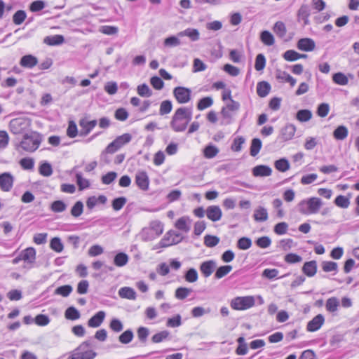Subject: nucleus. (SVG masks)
I'll return each instance as SVG.
<instances>
[{
  "mask_svg": "<svg viewBox=\"0 0 359 359\" xmlns=\"http://www.w3.org/2000/svg\"><path fill=\"white\" fill-rule=\"evenodd\" d=\"M271 169L267 165H257L252 170V173L255 177H267L271 174Z\"/></svg>",
  "mask_w": 359,
  "mask_h": 359,
  "instance_id": "obj_23",
  "label": "nucleus"
},
{
  "mask_svg": "<svg viewBox=\"0 0 359 359\" xmlns=\"http://www.w3.org/2000/svg\"><path fill=\"white\" fill-rule=\"evenodd\" d=\"M174 235V231H169L165 233L163 238L159 241V247L166 248L174 245L172 243V236Z\"/></svg>",
  "mask_w": 359,
  "mask_h": 359,
  "instance_id": "obj_30",
  "label": "nucleus"
},
{
  "mask_svg": "<svg viewBox=\"0 0 359 359\" xmlns=\"http://www.w3.org/2000/svg\"><path fill=\"white\" fill-rule=\"evenodd\" d=\"M339 306V302L336 297H330L329 298L325 304V308L327 311L334 313L337 311V309Z\"/></svg>",
  "mask_w": 359,
  "mask_h": 359,
  "instance_id": "obj_33",
  "label": "nucleus"
},
{
  "mask_svg": "<svg viewBox=\"0 0 359 359\" xmlns=\"http://www.w3.org/2000/svg\"><path fill=\"white\" fill-rule=\"evenodd\" d=\"M97 122L96 120L88 121L83 118L79 121V126L82 128L81 135H87L96 126Z\"/></svg>",
  "mask_w": 359,
  "mask_h": 359,
  "instance_id": "obj_16",
  "label": "nucleus"
},
{
  "mask_svg": "<svg viewBox=\"0 0 359 359\" xmlns=\"http://www.w3.org/2000/svg\"><path fill=\"white\" fill-rule=\"evenodd\" d=\"M231 270L232 266L230 265L221 266L219 268H217L215 273V278L216 279H220L226 276L229 273H230Z\"/></svg>",
  "mask_w": 359,
  "mask_h": 359,
  "instance_id": "obj_37",
  "label": "nucleus"
},
{
  "mask_svg": "<svg viewBox=\"0 0 359 359\" xmlns=\"http://www.w3.org/2000/svg\"><path fill=\"white\" fill-rule=\"evenodd\" d=\"M254 219L256 222H265L268 219V212L266 208L259 207L257 208L253 215Z\"/></svg>",
  "mask_w": 359,
  "mask_h": 359,
  "instance_id": "obj_25",
  "label": "nucleus"
},
{
  "mask_svg": "<svg viewBox=\"0 0 359 359\" xmlns=\"http://www.w3.org/2000/svg\"><path fill=\"white\" fill-rule=\"evenodd\" d=\"M97 353L93 349V341L88 339L71 351L67 359H94Z\"/></svg>",
  "mask_w": 359,
  "mask_h": 359,
  "instance_id": "obj_2",
  "label": "nucleus"
},
{
  "mask_svg": "<svg viewBox=\"0 0 359 359\" xmlns=\"http://www.w3.org/2000/svg\"><path fill=\"white\" fill-rule=\"evenodd\" d=\"M127 202L126 198L121 196L116 198L112 201V208L114 210L118 211L122 209Z\"/></svg>",
  "mask_w": 359,
  "mask_h": 359,
  "instance_id": "obj_55",
  "label": "nucleus"
},
{
  "mask_svg": "<svg viewBox=\"0 0 359 359\" xmlns=\"http://www.w3.org/2000/svg\"><path fill=\"white\" fill-rule=\"evenodd\" d=\"M205 214L207 217L212 222L220 220L222 216L221 208L217 205L208 206L205 210Z\"/></svg>",
  "mask_w": 359,
  "mask_h": 359,
  "instance_id": "obj_11",
  "label": "nucleus"
},
{
  "mask_svg": "<svg viewBox=\"0 0 359 359\" xmlns=\"http://www.w3.org/2000/svg\"><path fill=\"white\" fill-rule=\"evenodd\" d=\"M191 90L185 87L178 86L174 88L173 95L180 104H185L191 100Z\"/></svg>",
  "mask_w": 359,
  "mask_h": 359,
  "instance_id": "obj_9",
  "label": "nucleus"
},
{
  "mask_svg": "<svg viewBox=\"0 0 359 359\" xmlns=\"http://www.w3.org/2000/svg\"><path fill=\"white\" fill-rule=\"evenodd\" d=\"M184 279L188 283H195L198 280V274L194 268H190L184 273Z\"/></svg>",
  "mask_w": 359,
  "mask_h": 359,
  "instance_id": "obj_35",
  "label": "nucleus"
},
{
  "mask_svg": "<svg viewBox=\"0 0 359 359\" xmlns=\"http://www.w3.org/2000/svg\"><path fill=\"white\" fill-rule=\"evenodd\" d=\"M163 224L158 220L151 221L149 226L144 228L140 233L141 238L143 241H152L163 233Z\"/></svg>",
  "mask_w": 359,
  "mask_h": 359,
  "instance_id": "obj_4",
  "label": "nucleus"
},
{
  "mask_svg": "<svg viewBox=\"0 0 359 359\" xmlns=\"http://www.w3.org/2000/svg\"><path fill=\"white\" fill-rule=\"evenodd\" d=\"M72 287L69 285H62V286H60V287H58L55 290V294H58V295H61L64 297H68L70 293L72 292Z\"/></svg>",
  "mask_w": 359,
  "mask_h": 359,
  "instance_id": "obj_51",
  "label": "nucleus"
},
{
  "mask_svg": "<svg viewBox=\"0 0 359 359\" xmlns=\"http://www.w3.org/2000/svg\"><path fill=\"white\" fill-rule=\"evenodd\" d=\"M266 65V59L263 54H258L255 59V68L257 71H262Z\"/></svg>",
  "mask_w": 359,
  "mask_h": 359,
  "instance_id": "obj_58",
  "label": "nucleus"
},
{
  "mask_svg": "<svg viewBox=\"0 0 359 359\" xmlns=\"http://www.w3.org/2000/svg\"><path fill=\"white\" fill-rule=\"evenodd\" d=\"M273 31L277 36L282 38L286 34V27L283 22H276L273 26Z\"/></svg>",
  "mask_w": 359,
  "mask_h": 359,
  "instance_id": "obj_45",
  "label": "nucleus"
},
{
  "mask_svg": "<svg viewBox=\"0 0 359 359\" xmlns=\"http://www.w3.org/2000/svg\"><path fill=\"white\" fill-rule=\"evenodd\" d=\"M274 165L275 168L280 172H285L290 168L289 161L285 158H280L276 161Z\"/></svg>",
  "mask_w": 359,
  "mask_h": 359,
  "instance_id": "obj_48",
  "label": "nucleus"
},
{
  "mask_svg": "<svg viewBox=\"0 0 359 359\" xmlns=\"http://www.w3.org/2000/svg\"><path fill=\"white\" fill-rule=\"evenodd\" d=\"M312 117V113L309 109H301L297 111L296 118L301 122L309 121Z\"/></svg>",
  "mask_w": 359,
  "mask_h": 359,
  "instance_id": "obj_38",
  "label": "nucleus"
},
{
  "mask_svg": "<svg viewBox=\"0 0 359 359\" xmlns=\"http://www.w3.org/2000/svg\"><path fill=\"white\" fill-rule=\"evenodd\" d=\"M332 80L335 83L341 86H345L348 83L347 76L341 72L334 74L332 76Z\"/></svg>",
  "mask_w": 359,
  "mask_h": 359,
  "instance_id": "obj_40",
  "label": "nucleus"
},
{
  "mask_svg": "<svg viewBox=\"0 0 359 359\" xmlns=\"http://www.w3.org/2000/svg\"><path fill=\"white\" fill-rule=\"evenodd\" d=\"M42 141L41 135L36 132L25 133L20 142L18 147L25 151L33 152L36 151Z\"/></svg>",
  "mask_w": 359,
  "mask_h": 359,
  "instance_id": "obj_3",
  "label": "nucleus"
},
{
  "mask_svg": "<svg viewBox=\"0 0 359 359\" xmlns=\"http://www.w3.org/2000/svg\"><path fill=\"white\" fill-rule=\"evenodd\" d=\"M38 63V60L32 55H26L23 56L20 61V65L25 68H32Z\"/></svg>",
  "mask_w": 359,
  "mask_h": 359,
  "instance_id": "obj_19",
  "label": "nucleus"
},
{
  "mask_svg": "<svg viewBox=\"0 0 359 359\" xmlns=\"http://www.w3.org/2000/svg\"><path fill=\"white\" fill-rule=\"evenodd\" d=\"M46 4L43 1L36 0L31 3L29 10L32 12H38L45 8Z\"/></svg>",
  "mask_w": 359,
  "mask_h": 359,
  "instance_id": "obj_64",
  "label": "nucleus"
},
{
  "mask_svg": "<svg viewBox=\"0 0 359 359\" xmlns=\"http://www.w3.org/2000/svg\"><path fill=\"white\" fill-rule=\"evenodd\" d=\"M170 335V332L167 330L159 332L151 337V341L154 343H160L166 340Z\"/></svg>",
  "mask_w": 359,
  "mask_h": 359,
  "instance_id": "obj_47",
  "label": "nucleus"
},
{
  "mask_svg": "<svg viewBox=\"0 0 359 359\" xmlns=\"http://www.w3.org/2000/svg\"><path fill=\"white\" fill-rule=\"evenodd\" d=\"M288 229V224L286 222H280L275 225L273 231L278 235H284Z\"/></svg>",
  "mask_w": 359,
  "mask_h": 359,
  "instance_id": "obj_63",
  "label": "nucleus"
},
{
  "mask_svg": "<svg viewBox=\"0 0 359 359\" xmlns=\"http://www.w3.org/2000/svg\"><path fill=\"white\" fill-rule=\"evenodd\" d=\"M172 109V104L170 100H164L161 103L159 114L161 116L169 114Z\"/></svg>",
  "mask_w": 359,
  "mask_h": 359,
  "instance_id": "obj_50",
  "label": "nucleus"
},
{
  "mask_svg": "<svg viewBox=\"0 0 359 359\" xmlns=\"http://www.w3.org/2000/svg\"><path fill=\"white\" fill-rule=\"evenodd\" d=\"M262 148V141L259 138H254L250 145V155L255 156Z\"/></svg>",
  "mask_w": 359,
  "mask_h": 359,
  "instance_id": "obj_41",
  "label": "nucleus"
},
{
  "mask_svg": "<svg viewBox=\"0 0 359 359\" xmlns=\"http://www.w3.org/2000/svg\"><path fill=\"white\" fill-rule=\"evenodd\" d=\"M324 321V316L322 314H318L308 323L306 329L309 332H316L321 327Z\"/></svg>",
  "mask_w": 359,
  "mask_h": 359,
  "instance_id": "obj_12",
  "label": "nucleus"
},
{
  "mask_svg": "<svg viewBox=\"0 0 359 359\" xmlns=\"http://www.w3.org/2000/svg\"><path fill=\"white\" fill-rule=\"evenodd\" d=\"M217 263L215 260H208L202 262L200 264V271L205 278H208L212 275L215 268Z\"/></svg>",
  "mask_w": 359,
  "mask_h": 359,
  "instance_id": "obj_10",
  "label": "nucleus"
},
{
  "mask_svg": "<svg viewBox=\"0 0 359 359\" xmlns=\"http://www.w3.org/2000/svg\"><path fill=\"white\" fill-rule=\"evenodd\" d=\"M175 227L185 233L189 232L191 229L190 218L188 217H182L179 218L175 223Z\"/></svg>",
  "mask_w": 359,
  "mask_h": 359,
  "instance_id": "obj_18",
  "label": "nucleus"
},
{
  "mask_svg": "<svg viewBox=\"0 0 359 359\" xmlns=\"http://www.w3.org/2000/svg\"><path fill=\"white\" fill-rule=\"evenodd\" d=\"M83 211V204L81 201H77L72 208L71 215L74 217L81 216Z\"/></svg>",
  "mask_w": 359,
  "mask_h": 359,
  "instance_id": "obj_56",
  "label": "nucleus"
},
{
  "mask_svg": "<svg viewBox=\"0 0 359 359\" xmlns=\"http://www.w3.org/2000/svg\"><path fill=\"white\" fill-rule=\"evenodd\" d=\"M192 292L191 288L180 287L177 288L175 292V297L176 299L183 300L187 298Z\"/></svg>",
  "mask_w": 359,
  "mask_h": 359,
  "instance_id": "obj_31",
  "label": "nucleus"
},
{
  "mask_svg": "<svg viewBox=\"0 0 359 359\" xmlns=\"http://www.w3.org/2000/svg\"><path fill=\"white\" fill-rule=\"evenodd\" d=\"M316 47L315 42L313 39L309 38H303L298 41L297 48L303 51H311Z\"/></svg>",
  "mask_w": 359,
  "mask_h": 359,
  "instance_id": "obj_15",
  "label": "nucleus"
},
{
  "mask_svg": "<svg viewBox=\"0 0 359 359\" xmlns=\"http://www.w3.org/2000/svg\"><path fill=\"white\" fill-rule=\"evenodd\" d=\"M219 149L213 145H208L204 149V156L208 158H212L217 156Z\"/></svg>",
  "mask_w": 359,
  "mask_h": 359,
  "instance_id": "obj_61",
  "label": "nucleus"
},
{
  "mask_svg": "<svg viewBox=\"0 0 359 359\" xmlns=\"http://www.w3.org/2000/svg\"><path fill=\"white\" fill-rule=\"evenodd\" d=\"M132 140V135L130 133H124L122 135L118 136L112 142H111L106 147L104 151L101 154V158L105 159L107 154H114L123 147L124 145L128 144Z\"/></svg>",
  "mask_w": 359,
  "mask_h": 359,
  "instance_id": "obj_5",
  "label": "nucleus"
},
{
  "mask_svg": "<svg viewBox=\"0 0 359 359\" xmlns=\"http://www.w3.org/2000/svg\"><path fill=\"white\" fill-rule=\"evenodd\" d=\"M31 126V120L25 117H19L12 119L9 123V128L13 134H21L28 130Z\"/></svg>",
  "mask_w": 359,
  "mask_h": 359,
  "instance_id": "obj_8",
  "label": "nucleus"
},
{
  "mask_svg": "<svg viewBox=\"0 0 359 359\" xmlns=\"http://www.w3.org/2000/svg\"><path fill=\"white\" fill-rule=\"evenodd\" d=\"M182 325V317L180 314L168 319L166 326L169 327H177Z\"/></svg>",
  "mask_w": 359,
  "mask_h": 359,
  "instance_id": "obj_59",
  "label": "nucleus"
},
{
  "mask_svg": "<svg viewBox=\"0 0 359 359\" xmlns=\"http://www.w3.org/2000/svg\"><path fill=\"white\" fill-rule=\"evenodd\" d=\"M252 245V241L250 238L242 237L237 242V247L240 250H245L249 249Z\"/></svg>",
  "mask_w": 359,
  "mask_h": 359,
  "instance_id": "obj_53",
  "label": "nucleus"
},
{
  "mask_svg": "<svg viewBox=\"0 0 359 359\" xmlns=\"http://www.w3.org/2000/svg\"><path fill=\"white\" fill-rule=\"evenodd\" d=\"M213 104V100L211 97H205L199 100L197 104V109L198 110H204L206 108L211 107Z\"/></svg>",
  "mask_w": 359,
  "mask_h": 359,
  "instance_id": "obj_39",
  "label": "nucleus"
},
{
  "mask_svg": "<svg viewBox=\"0 0 359 359\" xmlns=\"http://www.w3.org/2000/svg\"><path fill=\"white\" fill-rule=\"evenodd\" d=\"M219 243V238L216 236L206 235L204 237V244L208 248H213Z\"/></svg>",
  "mask_w": 359,
  "mask_h": 359,
  "instance_id": "obj_49",
  "label": "nucleus"
},
{
  "mask_svg": "<svg viewBox=\"0 0 359 359\" xmlns=\"http://www.w3.org/2000/svg\"><path fill=\"white\" fill-rule=\"evenodd\" d=\"M107 197L104 195H100L98 197L90 196L86 201V205L88 209H93L98 204H105L107 203Z\"/></svg>",
  "mask_w": 359,
  "mask_h": 359,
  "instance_id": "obj_22",
  "label": "nucleus"
},
{
  "mask_svg": "<svg viewBox=\"0 0 359 359\" xmlns=\"http://www.w3.org/2000/svg\"><path fill=\"white\" fill-rule=\"evenodd\" d=\"M322 205L320 198L311 197L307 200H303L299 203V211L304 215L316 214L319 211Z\"/></svg>",
  "mask_w": 359,
  "mask_h": 359,
  "instance_id": "obj_6",
  "label": "nucleus"
},
{
  "mask_svg": "<svg viewBox=\"0 0 359 359\" xmlns=\"http://www.w3.org/2000/svg\"><path fill=\"white\" fill-rule=\"evenodd\" d=\"M133 332L131 330H127L118 337V340L121 344H127L133 340Z\"/></svg>",
  "mask_w": 359,
  "mask_h": 359,
  "instance_id": "obj_42",
  "label": "nucleus"
},
{
  "mask_svg": "<svg viewBox=\"0 0 359 359\" xmlns=\"http://www.w3.org/2000/svg\"><path fill=\"white\" fill-rule=\"evenodd\" d=\"M66 208L67 205L60 200L53 201L50 205V210L54 212H64Z\"/></svg>",
  "mask_w": 359,
  "mask_h": 359,
  "instance_id": "obj_46",
  "label": "nucleus"
},
{
  "mask_svg": "<svg viewBox=\"0 0 359 359\" xmlns=\"http://www.w3.org/2000/svg\"><path fill=\"white\" fill-rule=\"evenodd\" d=\"M27 17L25 11L19 10L13 16V21L15 25H21Z\"/></svg>",
  "mask_w": 359,
  "mask_h": 359,
  "instance_id": "obj_60",
  "label": "nucleus"
},
{
  "mask_svg": "<svg viewBox=\"0 0 359 359\" xmlns=\"http://www.w3.org/2000/svg\"><path fill=\"white\" fill-rule=\"evenodd\" d=\"M138 95L143 97H149L152 95V90L146 83L139 85L137 88Z\"/></svg>",
  "mask_w": 359,
  "mask_h": 359,
  "instance_id": "obj_36",
  "label": "nucleus"
},
{
  "mask_svg": "<svg viewBox=\"0 0 359 359\" xmlns=\"http://www.w3.org/2000/svg\"><path fill=\"white\" fill-rule=\"evenodd\" d=\"M262 41L266 46H272L275 41L274 37L269 31H263L260 36Z\"/></svg>",
  "mask_w": 359,
  "mask_h": 359,
  "instance_id": "obj_44",
  "label": "nucleus"
},
{
  "mask_svg": "<svg viewBox=\"0 0 359 359\" xmlns=\"http://www.w3.org/2000/svg\"><path fill=\"white\" fill-rule=\"evenodd\" d=\"M192 118L191 109L180 107L174 113L171 121V128L177 133L184 131Z\"/></svg>",
  "mask_w": 359,
  "mask_h": 359,
  "instance_id": "obj_1",
  "label": "nucleus"
},
{
  "mask_svg": "<svg viewBox=\"0 0 359 359\" xmlns=\"http://www.w3.org/2000/svg\"><path fill=\"white\" fill-rule=\"evenodd\" d=\"M128 262V256L124 252L118 253L114 259V263L116 266L122 267Z\"/></svg>",
  "mask_w": 359,
  "mask_h": 359,
  "instance_id": "obj_32",
  "label": "nucleus"
},
{
  "mask_svg": "<svg viewBox=\"0 0 359 359\" xmlns=\"http://www.w3.org/2000/svg\"><path fill=\"white\" fill-rule=\"evenodd\" d=\"M256 245L261 248H267L271 244V240L269 236H262L255 241Z\"/></svg>",
  "mask_w": 359,
  "mask_h": 359,
  "instance_id": "obj_62",
  "label": "nucleus"
},
{
  "mask_svg": "<svg viewBox=\"0 0 359 359\" xmlns=\"http://www.w3.org/2000/svg\"><path fill=\"white\" fill-rule=\"evenodd\" d=\"M276 79L289 83L292 87L296 84V79L284 71H277Z\"/></svg>",
  "mask_w": 359,
  "mask_h": 359,
  "instance_id": "obj_26",
  "label": "nucleus"
},
{
  "mask_svg": "<svg viewBox=\"0 0 359 359\" xmlns=\"http://www.w3.org/2000/svg\"><path fill=\"white\" fill-rule=\"evenodd\" d=\"M296 132V127L292 123L286 124L280 130V137L284 141L292 139Z\"/></svg>",
  "mask_w": 359,
  "mask_h": 359,
  "instance_id": "obj_13",
  "label": "nucleus"
},
{
  "mask_svg": "<svg viewBox=\"0 0 359 359\" xmlns=\"http://www.w3.org/2000/svg\"><path fill=\"white\" fill-rule=\"evenodd\" d=\"M255 305L253 296L236 297L231 299L230 306L234 310H247Z\"/></svg>",
  "mask_w": 359,
  "mask_h": 359,
  "instance_id": "obj_7",
  "label": "nucleus"
},
{
  "mask_svg": "<svg viewBox=\"0 0 359 359\" xmlns=\"http://www.w3.org/2000/svg\"><path fill=\"white\" fill-rule=\"evenodd\" d=\"M334 203L339 208H347L350 205V200L346 196L339 195L335 198Z\"/></svg>",
  "mask_w": 359,
  "mask_h": 359,
  "instance_id": "obj_52",
  "label": "nucleus"
},
{
  "mask_svg": "<svg viewBox=\"0 0 359 359\" xmlns=\"http://www.w3.org/2000/svg\"><path fill=\"white\" fill-rule=\"evenodd\" d=\"M322 269L325 272L337 271L338 264L334 262L324 261L322 262Z\"/></svg>",
  "mask_w": 359,
  "mask_h": 359,
  "instance_id": "obj_54",
  "label": "nucleus"
},
{
  "mask_svg": "<svg viewBox=\"0 0 359 359\" xmlns=\"http://www.w3.org/2000/svg\"><path fill=\"white\" fill-rule=\"evenodd\" d=\"M348 134V129L344 126H338L333 132V136L337 140H344L347 137Z\"/></svg>",
  "mask_w": 359,
  "mask_h": 359,
  "instance_id": "obj_27",
  "label": "nucleus"
},
{
  "mask_svg": "<svg viewBox=\"0 0 359 359\" xmlns=\"http://www.w3.org/2000/svg\"><path fill=\"white\" fill-rule=\"evenodd\" d=\"M65 316L68 320H75L81 317V314L75 307L70 306L66 309Z\"/></svg>",
  "mask_w": 359,
  "mask_h": 359,
  "instance_id": "obj_34",
  "label": "nucleus"
},
{
  "mask_svg": "<svg viewBox=\"0 0 359 359\" xmlns=\"http://www.w3.org/2000/svg\"><path fill=\"white\" fill-rule=\"evenodd\" d=\"M65 41L64 36L62 35H54L52 36H46L44 39V43L50 46H57L62 44Z\"/></svg>",
  "mask_w": 359,
  "mask_h": 359,
  "instance_id": "obj_29",
  "label": "nucleus"
},
{
  "mask_svg": "<svg viewBox=\"0 0 359 359\" xmlns=\"http://www.w3.org/2000/svg\"><path fill=\"white\" fill-rule=\"evenodd\" d=\"M179 36H188L191 41H196L199 39V32L196 29L188 28L178 33Z\"/></svg>",
  "mask_w": 359,
  "mask_h": 359,
  "instance_id": "obj_28",
  "label": "nucleus"
},
{
  "mask_svg": "<svg viewBox=\"0 0 359 359\" xmlns=\"http://www.w3.org/2000/svg\"><path fill=\"white\" fill-rule=\"evenodd\" d=\"M271 90V85L266 81H260L257 85V93L260 97H266Z\"/></svg>",
  "mask_w": 359,
  "mask_h": 359,
  "instance_id": "obj_24",
  "label": "nucleus"
},
{
  "mask_svg": "<svg viewBox=\"0 0 359 359\" xmlns=\"http://www.w3.org/2000/svg\"><path fill=\"white\" fill-rule=\"evenodd\" d=\"M20 257V259L27 263H33L36 259V250L33 248H27L21 252Z\"/></svg>",
  "mask_w": 359,
  "mask_h": 359,
  "instance_id": "obj_20",
  "label": "nucleus"
},
{
  "mask_svg": "<svg viewBox=\"0 0 359 359\" xmlns=\"http://www.w3.org/2000/svg\"><path fill=\"white\" fill-rule=\"evenodd\" d=\"M303 273L308 277H313L317 272V262L315 260L306 262L302 267Z\"/></svg>",
  "mask_w": 359,
  "mask_h": 359,
  "instance_id": "obj_17",
  "label": "nucleus"
},
{
  "mask_svg": "<svg viewBox=\"0 0 359 359\" xmlns=\"http://www.w3.org/2000/svg\"><path fill=\"white\" fill-rule=\"evenodd\" d=\"M50 246L52 250L57 252H60L63 250V244L60 238L57 237L51 239Z\"/></svg>",
  "mask_w": 359,
  "mask_h": 359,
  "instance_id": "obj_57",
  "label": "nucleus"
},
{
  "mask_svg": "<svg viewBox=\"0 0 359 359\" xmlns=\"http://www.w3.org/2000/svg\"><path fill=\"white\" fill-rule=\"evenodd\" d=\"M118 295L121 298L135 300L137 297L135 290L130 287H123L118 290Z\"/></svg>",
  "mask_w": 359,
  "mask_h": 359,
  "instance_id": "obj_21",
  "label": "nucleus"
},
{
  "mask_svg": "<svg viewBox=\"0 0 359 359\" xmlns=\"http://www.w3.org/2000/svg\"><path fill=\"white\" fill-rule=\"evenodd\" d=\"M105 316L104 311H98L88 320V325L90 327H98L103 323Z\"/></svg>",
  "mask_w": 359,
  "mask_h": 359,
  "instance_id": "obj_14",
  "label": "nucleus"
},
{
  "mask_svg": "<svg viewBox=\"0 0 359 359\" xmlns=\"http://www.w3.org/2000/svg\"><path fill=\"white\" fill-rule=\"evenodd\" d=\"M39 173L44 177H49L53 172L51 165L48 162L42 163L39 168Z\"/></svg>",
  "mask_w": 359,
  "mask_h": 359,
  "instance_id": "obj_43",
  "label": "nucleus"
}]
</instances>
